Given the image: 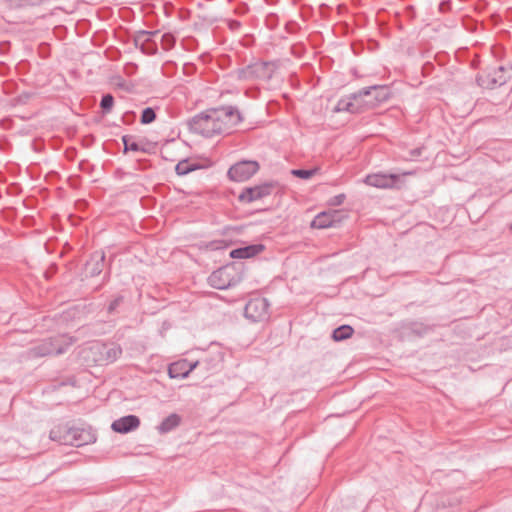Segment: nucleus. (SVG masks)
I'll use <instances>...</instances> for the list:
<instances>
[{
	"label": "nucleus",
	"instance_id": "nucleus-41",
	"mask_svg": "<svg viewBox=\"0 0 512 512\" xmlns=\"http://www.w3.org/2000/svg\"><path fill=\"white\" fill-rule=\"evenodd\" d=\"M50 268H51L50 273H54V272H56V270H57V267H56V265H55V264L51 265V267H50Z\"/></svg>",
	"mask_w": 512,
	"mask_h": 512
},
{
	"label": "nucleus",
	"instance_id": "nucleus-12",
	"mask_svg": "<svg viewBox=\"0 0 512 512\" xmlns=\"http://www.w3.org/2000/svg\"><path fill=\"white\" fill-rule=\"evenodd\" d=\"M342 218V213L339 210L322 211L314 217L311 227L317 229L337 227L342 222Z\"/></svg>",
	"mask_w": 512,
	"mask_h": 512
},
{
	"label": "nucleus",
	"instance_id": "nucleus-31",
	"mask_svg": "<svg viewBox=\"0 0 512 512\" xmlns=\"http://www.w3.org/2000/svg\"><path fill=\"white\" fill-rule=\"evenodd\" d=\"M161 44L165 50L171 49L175 44V38L172 34L166 33L161 36Z\"/></svg>",
	"mask_w": 512,
	"mask_h": 512
},
{
	"label": "nucleus",
	"instance_id": "nucleus-35",
	"mask_svg": "<svg viewBox=\"0 0 512 512\" xmlns=\"http://www.w3.org/2000/svg\"><path fill=\"white\" fill-rule=\"evenodd\" d=\"M136 119V113L134 111H126L123 113L121 120L124 124L130 125L134 123Z\"/></svg>",
	"mask_w": 512,
	"mask_h": 512
},
{
	"label": "nucleus",
	"instance_id": "nucleus-22",
	"mask_svg": "<svg viewBox=\"0 0 512 512\" xmlns=\"http://www.w3.org/2000/svg\"><path fill=\"white\" fill-rule=\"evenodd\" d=\"M168 376L171 379H185L189 376L186 368V359H180L168 366Z\"/></svg>",
	"mask_w": 512,
	"mask_h": 512
},
{
	"label": "nucleus",
	"instance_id": "nucleus-10",
	"mask_svg": "<svg viewBox=\"0 0 512 512\" xmlns=\"http://www.w3.org/2000/svg\"><path fill=\"white\" fill-rule=\"evenodd\" d=\"M208 284L218 290H226L237 284V280L229 271L228 267H221L213 271L208 277Z\"/></svg>",
	"mask_w": 512,
	"mask_h": 512
},
{
	"label": "nucleus",
	"instance_id": "nucleus-16",
	"mask_svg": "<svg viewBox=\"0 0 512 512\" xmlns=\"http://www.w3.org/2000/svg\"><path fill=\"white\" fill-rule=\"evenodd\" d=\"M105 253L93 252L85 263L84 274L86 277H96L101 274L105 266Z\"/></svg>",
	"mask_w": 512,
	"mask_h": 512
},
{
	"label": "nucleus",
	"instance_id": "nucleus-32",
	"mask_svg": "<svg viewBox=\"0 0 512 512\" xmlns=\"http://www.w3.org/2000/svg\"><path fill=\"white\" fill-rule=\"evenodd\" d=\"M206 247L211 251L223 250L228 247L225 240H213L207 243Z\"/></svg>",
	"mask_w": 512,
	"mask_h": 512
},
{
	"label": "nucleus",
	"instance_id": "nucleus-14",
	"mask_svg": "<svg viewBox=\"0 0 512 512\" xmlns=\"http://www.w3.org/2000/svg\"><path fill=\"white\" fill-rule=\"evenodd\" d=\"M121 140L123 143V152L125 154L128 153L129 151L151 154L156 149L155 143H151L145 139L135 141L134 137L131 135H123Z\"/></svg>",
	"mask_w": 512,
	"mask_h": 512
},
{
	"label": "nucleus",
	"instance_id": "nucleus-17",
	"mask_svg": "<svg viewBox=\"0 0 512 512\" xmlns=\"http://www.w3.org/2000/svg\"><path fill=\"white\" fill-rule=\"evenodd\" d=\"M73 434V424L69 423L59 424L54 426L49 433V438L52 441L58 442L61 445H71Z\"/></svg>",
	"mask_w": 512,
	"mask_h": 512
},
{
	"label": "nucleus",
	"instance_id": "nucleus-9",
	"mask_svg": "<svg viewBox=\"0 0 512 512\" xmlns=\"http://www.w3.org/2000/svg\"><path fill=\"white\" fill-rule=\"evenodd\" d=\"M71 446L81 447L95 443L97 440L96 432L90 425L79 423L73 424Z\"/></svg>",
	"mask_w": 512,
	"mask_h": 512
},
{
	"label": "nucleus",
	"instance_id": "nucleus-2",
	"mask_svg": "<svg viewBox=\"0 0 512 512\" xmlns=\"http://www.w3.org/2000/svg\"><path fill=\"white\" fill-rule=\"evenodd\" d=\"M274 62H254L236 71L237 78L245 81H266L272 78L276 71Z\"/></svg>",
	"mask_w": 512,
	"mask_h": 512
},
{
	"label": "nucleus",
	"instance_id": "nucleus-29",
	"mask_svg": "<svg viewBox=\"0 0 512 512\" xmlns=\"http://www.w3.org/2000/svg\"><path fill=\"white\" fill-rule=\"evenodd\" d=\"M431 330L432 327L430 325H425L420 322H413L411 324V331L418 336H423L430 332Z\"/></svg>",
	"mask_w": 512,
	"mask_h": 512
},
{
	"label": "nucleus",
	"instance_id": "nucleus-8",
	"mask_svg": "<svg viewBox=\"0 0 512 512\" xmlns=\"http://www.w3.org/2000/svg\"><path fill=\"white\" fill-rule=\"evenodd\" d=\"M217 110V116L222 120V129L224 134H228L230 130L243 121V117L239 109L235 106H221L214 108Z\"/></svg>",
	"mask_w": 512,
	"mask_h": 512
},
{
	"label": "nucleus",
	"instance_id": "nucleus-36",
	"mask_svg": "<svg viewBox=\"0 0 512 512\" xmlns=\"http://www.w3.org/2000/svg\"><path fill=\"white\" fill-rule=\"evenodd\" d=\"M94 165L91 164L88 160L84 159L79 162V169L83 172L92 173L94 170Z\"/></svg>",
	"mask_w": 512,
	"mask_h": 512
},
{
	"label": "nucleus",
	"instance_id": "nucleus-43",
	"mask_svg": "<svg viewBox=\"0 0 512 512\" xmlns=\"http://www.w3.org/2000/svg\"><path fill=\"white\" fill-rule=\"evenodd\" d=\"M510 230L512 231V224L510 225Z\"/></svg>",
	"mask_w": 512,
	"mask_h": 512
},
{
	"label": "nucleus",
	"instance_id": "nucleus-24",
	"mask_svg": "<svg viewBox=\"0 0 512 512\" xmlns=\"http://www.w3.org/2000/svg\"><path fill=\"white\" fill-rule=\"evenodd\" d=\"M354 330L350 325H341L332 331V339L336 342H340L350 338Z\"/></svg>",
	"mask_w": 512,
	"mask_h": 512
},
{
	"label": "nucleus",
	"instance_id": "nucleus-13",
	"mask_svg": "<svg viewBox=\"0 0 512 512\" xmlns=\"http://www.w3.org/2000/svg\"><path fill=\"white\" fill-rule=\"evenodd\" d=\"M363 98H340L337 104L333 107V112H349L351 114L362 113L367 106L375 107L377 103H362Z\"/></svg>",
	"mask_w": 512,
	"mask_h": 512
},
{
	"label": "nucleus",
	"instance_id": "nucleus-23",
	"mask_svg": "<svg viewBox=\"0 0 512 512\" xmlns=\"http://www.w3.org/2000/svg\"><path fill=\"white\" fill-rule=\"evenodd\" d=\"M198 169H201V165L196 162H190L188 159L179 161L175 166V172L178 176L188 175Z\"/></svg>",
	"mask_w": 512,
	"mask_h": 512
},
{
	"label": "nucleus",
	"instance_id": "nucleus-18",
	"mask_svg": "<svg viewBox=\"0 0 512 512\" xmlns=\"http://www.w3.org/2000/svg\"><path fill=\"white\" fill-rule=\"evenodd\" d=\"M158 34V32L139 31L134 37V43L136 47L147 55H154L157 51V47L154 42L151 41V36Z\"/></svg>",
	"mask_w": 512,
	"mask_h": 512
},
{
	"label": "nucleus",
	"instance_id": "nucleus-38",
	"mask_svg": "<svg viewBox=\"0 0 512 512\" xmlns=\"http://www.w3.org/2000/svg\"><path fill=\"white\" fill-rule=\"evenodd\" d=\"M422 151H423L422 147H417V148L411 149L409 151L410 159H412V160L417 159L418 157H420L422 155Z\"/></svg>",
	"mask_w": 512,
	"mask_h": 512
},
{
	"label": "nucleus",
	"instance_id": "nucleus-28",
	"mask_svg": "<svg viewBox=\"0 0 512 512\" xmlns=\"http://www.w3.org/2000/svg\"><path fill=\"white\" fill-rule=\"evenodd\" d=\"M317 172V168L312 169H292L291 174L295 177L308 180L312 178Z\"/></svg>",
	"mask_w": 512,
	"mask_h": 512
},
{
	"label": "nucleus",
	"instance_id": "nucleus-4",
	"mask_svg": "<svg viewBox=\"0 0 512 512\" xmlns=\"http://www.w3.org/2000/svg\"><path fill=\"white\" fill-rule=\"evenodd\" d=\"M260 165L255 160H241L232 165L227 172L228 178L234 182H244L255 175Z\"/></svg>",
	"mask_w": 512,
	"mask_h": 512
},
{
	"label": "nucleus",
	"instance_id": "nucleus-25",
	"mask_svg": "<svg viewBox=\"0 0 512 512\" xmlns=\"http://www.w3.org/2000/svg\"><path fill=\"white\" fill-rule=\"evenodd\" d=\"M372 91H375L379 94V96H384V97L390 96L392 93L390 88L386 85H374V86H369V87L363 88L359 92V96H368L369 94L372 93Z\"/></svg>",
	"mask_w": 512,
	"mask_h": 512
},
{
	"label": "nucleus",
	"instance_id": "nucleus-26",
	"mask_svg": "<svg viewBox=\"0 0 512 512\" xmlns=\"http://www.w3.org/2000/svg\"><path fill=\"white\" fill-rule=\"evenodd\" d=\"M209 121H207V129L212 130L211 128H219V134L224 133L222 129V120L219 116H217V110L215 109H209Z\"/></svg>",
	"mask_w": 512,
	"mask_h": 512
},
{
	"label": "nucleus",
	"instance_id": "nucleus-40",
	"mask_svg": "<svg viewBox=\"0 0 512 512\" xmlns=\"http://www.w3.org/2000/svg\"><path fill=\"white\" fill-rule=\"evenodd\" d=\"M229 229H230V227H229V226L224 227V228L222 229L221 234H222V235H225Z\"/></svg>",
	"mask_w": 512,
	"mask_h": 512
},
{
	"label": "nucleus",
	"instance_id": "nucleus-1",
	"mask_svg": "<svg viewBox=\"0 0 512 512\" xmlns=\"http://www.w3.org/2000/svg\"><path fill=\"white\" fill-rule=\"evenodd\" d=\"M414 171H406L402 173H373L368 174L364 178V183L380 189H401L404 185V177L413 175Z\"/></svg>",
	"mask_w": 512,
	"mask_h": 512
},
{
	"label": "nucleus",
	"instance_id": "nucleus-6",
	"mask_svg": "<svg viewBox=\"0 0 512 512\" xmlns=\"http://www.w3.org/2000/svg\"><path fill=\"white\" fill-rule=\"evenodd\" d=\"M278 185L276 181H268L259 185L245 187L238 196L242 203H252L272 194L273 189Z\"/></svg>",
	"mask_w": 512,
	"mask_h": 512
},
{
	"label": "nucleus",
	"instance_id": "nucleus-33",
	"mask_svg": "<svg viewBox=\"0 0 512 512\" xmlns=\"http://www.w3.org/2000/svg\"><path fill=\"white\" fill-rule=\"evenodd\" d=\"M114 106V98H101L100 108L103 114H107Z\"/></svg>",
	"mask_w": 512,
	"mask_h": 512
},
{
	"label": "nucleus",
	"instance_id": "nucleus-34",
	"mask_svg": "<svg viewBox=\"0 0 512 512\" xmlns=\"http://www.w3.org/2000/svg\"><path fill=\"white\" fill-rule=\"evenodd\" d=\"M345 199H346L345 194H343V193L337 194L329 199L328 204L330 206H335V207L340 206L344 203Z\"/></svg>",
	"mask_w": 512,
	"mask_h": 512
},
{
	"label": "nucleus",
	"instance_id": "nucleus-27",
	"mask_svg": "<svg viewBox=\"0 0 512 512\" xmlns=\"http://www.w3.org/2000/svg\"><path fill=\"white\" fill-rule=\"evenodd\" d=\"M156 109L158 107H146L142 110L140 122L143 125L152 123L156 119Z\"/></svg>",
	"mask_w": 512,
	"mask_h": 512
},
{
	"label": "nucleus",
	"instance_id": "nucleus-30",
	"mask_svg": "<svg viewBox=\"0 0 512 512\" xmlns=\"http://www.w3.org/2000/svg\"><path fill=\"white\" fill-rule=\"evenodd\" d=\"M123 301L124 297L122 295H118L114 299H112L107 306L108 314L114 315L117 312L119 306L123 303Z\"/></svg>",
	"mask_w": 512,
	"mask_h": 512
},
{
	"label": "nucleus",
	"instance_id": "nucleus-21",
	"mask_svg": "<svg viewBox=\"0 0 512 512\" xmlns=\"http://www.w3.org/2000/svg\"><path fill=\"white\" fill-rule=\"evenodd\" d=\"M182 422V417L177 413H171L165 417L157 426L159 434H167L176 429Z\"/></svg>",
	"mask_w": 512,
	"mask_h": 512
},
{
	"label": "nucleus",
	"instance_id": "nucleus-42",
	"mask_svg": "<svg viewBox=\"0 0 512 512\" xmlns=\"http://www.w3.org/2000/svg\"><path fill=\"white\" fill-rule=\"evenodd\" d=\"M376 100L377 103H380L382 102L383 100H387L388 98L386 97H383V98H374Z\"/></svg>",
	"mask_w": 512,
	"mask_h": 512
},
{
	"label": "nucleus",
	"instance_id": "nucleus-37",
	"mask_svg": "<svg viewBox=\"0 0 512 512\" xmlns=\"http://www.w3.org/2000/svg\"><path fill=\"white\" fill-rule=\"evenodd\" d=\"M206 365L207 366V362L206 361H189L186 359V368H187V371L188 373L190 374L193 370L196 369V367L198 366H201V365Z\"/></svg>",
	"mask_w": 512,
	"mask_h": 512
},
{
	"label": "nucleus",
	"instance_id": "nucleus-7",
	"mask_svg": "<svg viewBox=\"0 0 512 512\" xmlns=\"http://www.w3.org/2000/svg\"><path fill=\"white\" fill-rule=\"evenodd\" d=\"M207 121H209L208 110L193 116L187 122L189 131L205 138H211L219 134V128H215V126L211 128L212 130L207 129Z\"/></svg>",
	"mask_w": 512,
	"mask_h": 512
},
{
	"label": "nucleus",
	"instance_id": "nucleus-19",
	"mask_svg": "<svg viewBox=\"0 0 512 512\" xmlns=\"http://www.w3.org/2000/svg\"><path fill=\"white\" fill-rule=\"evenodd\" d=\"M265 245L262 243H252L243 247H238L230 251L229 255L233 259H249L255 257L264 251Z\"/></svg>",
	"mask_w": 512,
	"mask_h": 512
},
{
	"label": "nucleus",
	"instance_id": "nucleus-11",
	"mask_svg": "<svg viewBox=\"0 0 512 512\" xmlns=\"http://www.w3.org/2000/svg\"><path fill=\"white\" fill-rule=\"evenodd\" d=\"M91 349L99 354L97 361L106 364L115 362L122 354V348L117 343H95Z\"/></svg>",
	"mask_w": 512,
	"mask_h": 512
},
{
	"label": "nucleus",
	"instance_id": "nucleus-39",
	"mask_svg": "<svg viewBox=\"0 0 512 512\" xmlns=\"http://www.w3.org/2000/svg\"><path fill=\"white\" fill-rule=\"evenodd\" d=\"M480 76H483L484 77V81L487 83V82H490L491 81V78L493 77V74L492 73H487V74H481Z\"/></svg>",
	"mask_w": 512,
	"mask_h": 512
},
{
	"label": "nucleus",
	"instance_id": "nucleus-20",
	"mask_svg": "<svg viewBox=\"0 0 512 512\" xmlns=\"http://www.w3.org/2000/svg\"><path fill=\"white\" fill-rule=\"evenodd\" d=\"M492 74L493 77L491 78V81L487 83L484 81L483 76H478L477 84L483 88L493 89L505 84L507 79L510 77V75H507L506 68L503 66L498 67V69L494 70Z\"/></svg>",
	"mask_w": 512,
	"mask_h": 512
},
{
	"label": "nucleus",
	"instance_id": "nucleus-5",
	"mask_svg": "<svg viewBox=\"0 0 512 512\" xmlns=\"http://www.w3.org/2000/svg\"><path fill=\"white\" fill-rule=\"evenodd\" d=\"M270 303L264 297L250 299L244 308V316L252 322H261L269 318Z\"/></svg>",
	"mask_w": 512,
	"mask_h": 512
},
{
	"label": "nucleus",
	"instance_id": "nucleus-3",
	"mask_svg": "<svg viewBox=\"0 0 512 512\" xmlns=\"http://www.w3.org/2000/svg\"><path fill=\"white\" fill-rule=\"evenodd\" d=\"M70 343L63 344V337H50L42 340L29 349V356L32 358L45 357L50 355L64 354Z\"/></svg>",
	"mask_w": 512,
	"mask_h": 512
},
{
	"label": "nucleus",
	"instance_id": "nucleus-15",
	"mask_svg": "<svg viewBox=\"0 0 512 512\" xmlns=\"http://www.w3.org/2000/svg\"><path fill=\"white\" fill-rule=\"evenodd\" d=\"M140 418L137 415L129 414L114 420L111 429L119 434H127L140 426Z\"/></svg>",
	"mask_w": 512,
	"mask_h": 512
}]
</instances>
